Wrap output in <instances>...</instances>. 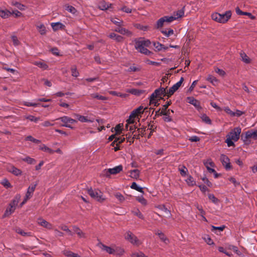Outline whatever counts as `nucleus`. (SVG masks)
<instances>
[{
  "instance_id": "46",
  "label": "nucleus",
  "mask_w": 257,
  "mask_h": 257,
  "mask_svg": "<svg viewBox=\"0 0 257 257\" xmlns=\"http://www.w3.org/2000/svg\"><path fill=\"white\" fill-rule=\"evenodd\" d=\"M109 93L111 95H116L120 97H126L127 96V94H126L121 93L114 91H110L109 92Z\"/></svg>"
},
{
  "instance_id": "28",
  "label": "nucleus",
  "mask_w": 257,
  "mask_h": 257,
  "mask_svg": "<svg viewBox=\"0 0 257 257\" xmlns=\"http://www.w3.org/2000/svg\"><path fill=\"white\" fill-rule=\"evenodd\" d=\"M115 31L122 35H130L131 34V33L129 31L121 27L116 28Z\"/></svg>"
},
{
  "instance_id": "15",
  "label": "nucleus",
  "mask_w": 257,
  "mask_h": 257,
  "mask_svg": "<svg viewBox=\"0 0 257 257\" xmlns=\"http://www.w3.org/2000/svg\"><path fill=\"white\" fill-rule=\"evenodd\" d=\"M124 140L125 139L124 137H118V138H116L115 140H114V141L111 144V146L114 147V151L116 152L120 149L118 145L119 144L122 143Z\"/></svg>"
},
{
  "instance_id": "33",
  "label": "nucleus",
  "mask_w": 257,
  "mask_h": 257,
  "mask_svg": "<svg viewBox=\"0 0 257 257\" xmlns=\"http://www.w3.org/2000/svg\"><path fill=\"white\" fill-rule=\"evenodd\" d=\"M154 46L156 50L157 51H160L163 49L166 50L167 49V47H165L164 45L159 42L154 43Z\"/></svg>"
},
{
  "instance_id": "8",
  "label": "nucleus",
  "mask_w": 257,
  "mask_h": 257,
  "mask_svg": "<svg viewBox=\"0 0 257 257\" xmlns=\"http://www.w3.org/2000/svg\"><path fill=\"white\" fill-rule=\"evenodd\" d=\"M56 120H60L63 123L62 124V126L71 128H72L71 124L77 122V120L73 119L67 116H64L61 117L59 118L56 119Z\"/></svg>"
},
{
  "instance_id": "53",
  "label": "nucleus",
  "mask_w": 257,
  "mask_h": 257,
  "mask_svg": "<svg viewBox=\"0 0 257 257\" xmlns=\"http://www.w3.org/2000/svg\"><path fill=\"white\" fill-rule=\"evenodd\" d=\"M157 98V97H153L152 95H151L150 96V104H153L154 106H157L159 103Z\"/></svg>"
},
{
  "instance_id": "16",
  "label": "nucleus",
  "mask_w": 257,
  "mask_h": 257,
  "mask_svg": "<svg viewBox=\"0 0 257 257\" xmlns=\"http://www.w3.org/2000/svg\"><path fill=\"white\" fill-rule=\"evenodd\" d=\"M37 185V183H33L31 184L29 187L28 188L27 191L25 196H27V198H31L33 194V193L36 189V187Z\"/></svg>"
},
{
  "instance_id": "29",
  "label": "nucleus",
  "mask_w": 257,
  "mask_h": 257,
  "mask_svg": "<svg viewBox=\"0 0 257 257\" xmlns=\"http://www.w3.org/2000/svg\"><path fill=\"white\" fill-rule=\"evenodd\" d=\"M185 181L187 183V184L190 186H194L196 184V181L193 179V178L190 175H188L187 176V178L185 180Z\"/></svg>"
},
{
  "instance_id": "52",
  "label": "nucleus",
  "mask_w": 257,
  "mask_h": 257,
  "mask_svg": "<svg viewBox=\"0 0 257 257\" xmlns=\"http://www.w3.org/2000/svg\"><path fill=\"white\" fill-rule=\"evenodd\" d=\"M160 239L164 242L165 243H168L169 242L168 239L166 237V236L162 232H159L158 233Z\"/></svg>"
},
{
  "instance_id": "34",
  "label": "nucleus",
  "mask_w": 257,
  "mask_h": 257,
  "mask_svg": "<svg viewBox=\"0 0 257 257\" xmlns=\"http://www.w3.org/2000/svg\"><path fill=\"white\" fill-rule=\"evenodd\" d=\"M130 177L134 179H138L140 176V171L137 170H133L130 171Z\"/></svg>"
},
{
  "instance_id": "35",
  "label": "nucleus",
  "mask_w": 257,
  "mask_h": 257,
  "mask_svg": "<svg viewBox=\"0 0 257 257\" xmlns=\"http://www.w3.org/2000/svg\"><path fill=\"white\" fill-rule=\"evenodd\" d=\"M240 57L241 60L244 63H249L250 62V59L244 52L240 53Z\"/></svg>"
},
{
  "instance_id": "24",
  "label": "nucleus",
  "mask_w": 257,
  "mask_h": 257,
  "mask_svg": "<svg viewBox=\"0 0 257 257\" xmlns=\"http://www.w3.org/2000/svg\"><path fill=\"white\" fill-rule=\"evenodd\" d=\"M184 15V9H182L180 10H178L173 13L172 16L176 18V20H178L179 18H182Z\"/></svg>"
},
{
  "instance_id": "39",
  "label": "nucleus",
  "mask_w": 257,
  "mask_h": 257,
  "mask_svg": "<svg viewBox=\"0 0 257 257\" xmlns=\"http://www.w3.org/2000/svg\"><path fill=\"white\" fill-rule=\"evenodd\" d=\"M136 200L143 205L146 206L148 204L147 200L145 199L143 196H137Z\"/></svg>"
},
{
  "instance_id": "7",
  "label": "nucleus",
  "mask_w": 257,
  "mask_h": 257,
  "mask_svg": "<svg viewBox=\"0 0 257 257\" xmlns=\"http://www.w3.org/2000/svg\"><path fill=\"white\" fill-rule=\"evenodd\" d=\"M242 139L245 142H247L250 139L257 140V130H249L242 135Z\"/></svg>"
},
{
  "instance_id": "59",
  "label": "nucleus",
  "mask_w": 257,
  "mask_h": 257,
  "mask_svg": "<svg viewBox=\"0 0 257 257\" xmlns=\"http://www.w3.org/2000/svg\"><path fill=\"white\" fill-rule=\"evenodd\" d=\"M66 10L72 14H75L77 12L76 9L71 6H67Z\"/></svg>"
},
{
  "instance_id": "51",
  "label": "nucleus",
  "mask_w": 257,
  "mask_h": 257,
  "mask_svg": "<svg viewBox=\"0 0 257 257\" xmlns=\"http://www.w3.org/2000/svg\"><path fill=\"white\" fill-rule=\"evenodd\" d=\"M222 110H223L227 114L230 116L233 117L234 111H232L228 106L223 107L222 108Z\"/></svg>"
},
{
  "instance_id": "56",
  "label": "nucleus",
  "mask_w": 257,
  "mask_h": 257,
  "mask_svg": "<svg viewBox=\"0 0 257 257\" xmlns=\"http://www.w3.org/2000/svg\"><path fill=\"white\" fill-rule=\"evenodd\" d=\"M111 21L115 25L120 26L122 24V21L117 19V18H112L111 19Z\"/></svg>"
},
{
  "instance_id": "38",
  "label": "nucleus",
  "mask_w": 257,
  "mask_h": 257,
  "mask_svg": "<svg viewBox=\"0 0 257 257\" xmlns=\"http://www.w3.org/2000/svg\"><path fill=\"white\" fill-rule=\"evenodd\" d=\"M203 239L208 245L214 244L213 241L208 235H204Z\"/></svg>"
},
{
  "instance_id": "1",
  "label": "nucleus",
  "mask_w": 257,
  "mask_h": 257,
  "mask_svg": "<svg viewBox=\"0 0 257 257\" xmlns=\"http://www.w3.org/2000/svg\"><path fill=\"white\" fill-rule=\"evenodd\" d=\"M151 44V41L148 39L140 38L136 40L135 47L140 53L146 55H150L152 52L147 49Z\"/></svg>"
},
{
  "instance_id": "47",
  "label": "nucleus",
  "mask_w": 257,
  "mask_h": 257,
  "mask_svg": "<svg viewBox=\"0 0 257 257\" xmlns=\"http://www.w3.org/2000/svg\"><path fill=\"white\" fill-rule=\"evenodd\" d=\"M22 160L29 164H33L36 162V160L30 157H26L24 158H23Z\"/></svg>"
},
{
  "instance_id": "10",
  "label": "nucleus",
  "mask_w": 257,
  "mask_h": 257,
  "mask_svg": "<svg viewBox=\"0 0 257 257\" xmlns=\"http://www.w3.org/2000/svg\"><path fill=\"white\" fill-rule=\"evenodd\" d=\"M124 238L125 239L129 241L134 245H139L141 244V241L131 231H127L125 235Z\"/></svg>"
},
{
  "instance_id": "45",
  "label": "nucleus",
  "mask_w": 257,
  "mask_h": 257,
  "mask_svg": "<svg viewBox=\"0 0 257 257\" xmlns=\"http://www.w3.org/2000/svg\"><path fill=\"white\" fill-rule=\"evenodd\" d=\"M71 74L73 77H77L79 76V73L75 66H73L71 68Z\"/></svg>"
},
{
  "instance_id": "22",
  "label": "nucleus",
  "mask_w": 257,
  "mask_h": 257,
  "mask_svg": "<svg viewBox=\"0 0 257 257\" xmlns=\"http://www.w3.org/2000/svg\"><path fill=\"white\" fill-rule=\"evenodd\" d=\"M33 64L43 70L47 69L48 68V65L43 61H35L33 62Z\"/></svg>"
},
{
  "instance_id": "58",
  "label": "nucleus",
  "mask_w": 257,
  "mask_h": 257,
  "mask_svg": "<svg viewBox=\"0 0 257 257\" xmlns=\"http://www.w3.org/2000/svg\"><path fill=\"white\" fill-rule=\"evenodd\" d=\"M133 213L134 215L137 216L139 218L141 219H144V216L142 214V213L140 212V211L139 209H136L135 210L133 211Z\"/></svg>"
},
{
  "instance_id": "9",
  "label": "nucleus",
  "mask_w": 257,
  "mask_h": 257,
  "mask_svg": "<svg viewBox=\"0 0 257 257\" xmlns=\"http://www.w3.org/2000/svg\"><path fill=\"white\" fill-rule=\"evenodd\" d=\"M184 79L183 77H181L180 80L174 84L171 87L167 90V96L169 97L172 95L181 86Z\"/></svg>"
},
{
  "instance_id": "55",
  "label": "nucleus",
  "mask_w": 257,
  "mask_h": 257,
  "mask_svg": "<svg viewBox=\"0 0 257 257\" xmlns=\"http://www.w3.org/2000/svg\"><path fill=\"white\" fill-rule=\"evenodd\" d=\"M12 5L15 6L17 8H18L20 10H25V6L20 3H19L18 2H13Z\"/></svg>"
},
{
  "instance_id": "62",
  "label": "nucleus",
  "mask_w": 257,
  "mask_h": 257,
  "mask_svg": "<svg viewBox=\"0 0 257 257\" xmlns=\"http://www.w3.org/2000/svg\"><path fill=\"white\" fill-rule=\"evenodd\" d=\"M26 140L27 141H30L33 142H34L35 143H36V144H38V143H39L40 142V140H37V139L34 138L31 136H29L27 137L26 138Z\"/></svg>"
},
{
  "instance_id": "25",
  "label": "nucleus",
  "mask_w": 257,
  "mask_h": 257,
  "mask_svg": "<svg viewBox=\"0 0 257 257\" xmlns=\"http://www.w3.org/2000/svg\"><path fill=\"white\" fill-rule=\"evenodd\" d=\"M11 15L12 13L8 10L0 9V17L2 18H7Z\"/></svg>"
},
{
  "instance_id": "50",
  "label": "nucleus",
  "mask_w": 257,
  "mask_h": 257,
  "mask_svg": "<svg viewBox=\"0 0 257 257\" xmlns=\"http://www.w3.org/2000/svg\"><path fill=\"white\" fill-rule=\"evenodd\" d=\"M166 23L164 17L160 18L157 22V28H161Z\"/></svg>"
},
{
  "instance_id": "17",
  "label": "nucleus",
  "mask_w": 257,
  "mask_h": 257,
  "mask_svg": "<svg viewBox=\"0 0 257 257\" xmlns=\"http://www.w3.org/2000/svg\"><path fill=\"white\" fill-rule=\"evenodd\" d=\"M204 164L209 172H215V170L213 169L215 164L211 159L206 160L204 162Z\"/></svg>"
},
{
  "instance_id": "12",
  "label": "nucleus",
  "mask_w": 257,
  "mask_h": 257,
  "mask_svg": "<svg viewBox=\"0 0 257 257\" xmlns=\"http://www.w3.org/2000/svg\"><path fill=\"white\" fill-rule=\"evenodd\" d=\"M73 116L76 118V120L81 122H93L94 121V119H90L88 116L81 115L79 114L74 113Z\"/></svg>"
},
{
  "instance_id": "23",
  "label": "nucleus",
  "mask_w": 257,
  "mask_h": 257,
  "mask_svg": "<svg viewBox=\"0 0 257 257\" xmlns=\"http://www.w3.org/2000/svg\"><path fill=\"white\" fill-rule=\"evenodd\" d=\"M206 80L209 81L213 85L216 86L219 83V80L214 76L209 75Z\"/></svg>"
},
{
  "instance_id": "26",
  "label": "nucleus",
  "mask_w": 257,
  "mask_h": 257,
  "mask_svg": "<svg viewBox=\"0 0 257 257\" xmlns=\"http://www.w3.org/2000/svg\"><path fill=\"white\" fill-rule=\"evenodd\" d=\"M51 25L54 31H57L59 29H61L64 27V25L60 22L52 23Z\"/></svg>"
},
{
  "instance_id": "27",
  "label": "nucleus",
  "mask_w": 257,
  "mask_h": 257,
  "mask_svg": "<svg viewBox=\"0 0 257 257\" xmlns=\"http://www.w3.org/2000/svg\"><path fill=\"white\" fill-rule=\"evenodd\" d=\"M110 6V4L106 3L104 1L100 2L98 5L99 9L101 10H106Z\"/></svg>"
},
{
  "instance_id": "63",
  "label": "nucleus",
  "mask_w": 257,
  "mask_h": 257,
  "mask_svg": "<svg viewBox=\"0 0 257 257\" xmlns=\"http://www.w3.org/2000/svg\"><path fill=\"white\" fill-rule=\"evenodd\" d=\"M1 183L4 186H5V187H6L7 188L11 187V185L10 183L9 182V181L7 179H4L2 181Z\"/></svg>"
},
{
  "instance_id": "32",
  "label": "nucleus",
  "mask_w": 257,
  "mask_h": 257,
  "mask_svg": "<svg viewBox=\"0 0 257 257\" xmlns=\"http://www.w3.org/2000/svg\"><path fill=\"white\" fill-rule=\"evenodd\" d=\"M109 37L111 39H113L116 40L117 42H121L122 41L123 38L117 35L114 33H112L109 35Z\"/></svg>"
},
{
  "instance_id": "21",
  "label": "nucleus",
  "mask_w": 257,
  "mask_h": 257,
  "mask_svg": "<svg viewBox=\"0 0 257 257\" xmlns=\"http://www.w3.org/2000/svg\"><path fill=\"white\" fill-rule=\"evenodd\" d=\"M147 109V107H144L142 106H140L134 110L133 111L132 113L133 114V115H135L136 117L138 116L139 115L143 113L144 110L145 109Z\"/></svg>"
},
{
  "instance_id": "6",
  "label": "nucleus",
  "mask_w": 257,
  "mask_h": 257,
  "mask_svg": "<svg viewBox=\"0 0 257 257\" xmlns=\"http://www.w3.org/2000/svg\"><path fill=\"white\" fill-rule=\"evenodd\" d=\"M122 170V166L120 165L116 166L113 168H109L105 169L102 171V174L103 176L109 177L110 175H115L119 173Z\"/></svg>"
},
{
  "instance_id": "40",
  "label": "nucleus",
  "mask_w": 257,
  "mask_h": 257,
  "mask_svg": "<svg viewBox=\"0 0 257 257\" xmlns=\"http://www.w3.org/2000/svg\"><path fill=\"white\" fill-rule=\"evenodd\" d=\"M64 254L67 257H80L78 254L73 253L69 250L64 251Z\"/></svg>"
},
{
  "instance_id": "43",
  "label": "nucleus",
  "mask_w": 257,
  "mask_h": 257,
  "mask_svg": "<svg viewBox=\"0 0 257 257\" xmlns=\"http://www.w3.org/2000/svg\"><path fill=\"white\" fill-rule=\"evenodd\" d=\"M122 126V124H118L114 128V131H112V132H114L115 134L116 135L120 134L121 132Z\"/></svg>"
},
{
  "instance_id": "54",
  "label": "nucleus",
  "mask_w": 257,
  "mask_h": 257,
  "mask_svg": "<svg viewBox=\"0 0 257 257\" xmlns=\"http://www.w3.org/2000/svg\"><path fill=\"white\" fill-rule=\"evenodd\" d=\"M132 257H147L145 254L141 251H136L132 253Z\"/></svg>"
},
{
  "instance_id": "60",
  "label": "nucleus",
  "mask_w": 257,
  "mask_h": 257,
  "mask_svg": "<svg viewBox=\"0 0 257 257\" xmlns=\"http://www.w3.org/2000/svg\"><path fill=\"white\" fill-rule=\"evenodd\" d=\"M215 71L216 73H217L218 75H219L221 76H224L226 74L225 72L223 70L219 69L218 68H215Z\"/></svg>"
},
{
  "instance_id": "3",
  "label": "nucleus",
  "mask_w": 257,
  "mask_h": 257,
  "mask_svg": "<svg viewBox=\"0 0 257 257\" xmlns=\"http://www.w3.org/2000/svg\"><path fill=\"white\" fill-rule=\"evenodd\" d=\"M231 15L232 13L230 11H227L223 14L214 13L211 15V18L213 21L217 23L224 24L226 23L230 19Z\"/></svg>"
},
{
  "instance_id": "2",
  "label": "nucleus",
  "mask_w": 257,
  "mask_h": 257,
  "mask_svg": "<svg viewBox=\"0 0 257 257\" xmlns=\"http://www.w3.org/2000/svg\"><path fill=\"white\" fill-rule=\"evenodd\" d=\"M241 132V128L240 127H235L227 136L225 142L228 147L234 146L233 142H236L239 138Z\"/></svg>"
},
{
  "instance_id": "11",
  "label": "nucleus",
  "mask_w": 257,
  "mask_h": 257,
  "mask_svg": "<svg viewBox=\"0 0 257 257\" xmlns=\"http://www.w3.org/2000/svg\"><path fill=\"white\" fill-rule=\"evenodd\" d=\"M6 169L9 172L17 176H20L22 174V171L21 170L18 169L11 164H8L7 165Z\"/></svg>"
},
{
  "instance_id": "48",
  "label": "nucleus",
  "mask_w": 257,
  "mask_h": 257,
  "mask_svg": "<svg viewBox=\"0 0 257 257\" xmlns=\"http://www.w3.org/2000/svg\"><path fill=\"white\" fill-rule=\"evenodd\" d=\"M208 198L214 204H217L219 203V200L215 197L213 194H208Z\"/></svg>"
},
{
  "instance_id": "18",
  "label": "nucleus",
  "mask_w": 257,
  "mask_h": 257,
  "mask_svg": "<svg viewBox=\"0 0 257 257\" xmlns=\"http://www.w3.org/2000/svg\"><path fill=\"white\" fill-rule=\"evenodd\" d=\"M38 224L45 227L47 229H51L52 228V225L49 222L42 218H38L37 220Z\"/></svg>"
},
{
  "instance_id": "64",
  "label": "nucleus",
  "mask_w": 257,
  "mask_h": 257,
  "mask_svg": "<svg viewBox=\"0 0 257 257\" xmlns=\"http://www.w3.org/2000/svg\"><path fill=\"white\" fill-rule=\"evenodd\" d=\"M162 33L167 37H169L174 34V31L172 29H169L168 31H163Z\"/></svg>"
},
{
  "instance_id": "57",
  "label": "nucleus",
  "mask_w": 257,
  "mask_h": 257,
  "mask_svg": "<svg viewBox=\"0 0 257 257\" xmlns=\"http://www.w3.org/2000/svg\"><path fill=\"white\" fill-rule=\"evenodd\" d=\"M23 104L27 106H37L39 105V104L38 103L28 101H24L23 102Z\"/></svg>"
},
{
  "instance_id": "14",
  "label": "nucleus",
  "mask_w": 257,
  "mask_h": 257,
  "mask_svg": "<svg viewBox=\"0 0 257 257\" xmlns=\"http://www.w3.org/2000/svg\"><path fill=\"white\" fill-rule=\"evenodd\" d=\"M167 91L166 88L161 87L155 90V91L151 94L153 97H158L161 95L167 96Z\"/></svg>"
},
{
  "instance_id": "4",
  "label": "nucleus",
  "mask_w": 257,
  "mask_h": 257,
  "mask_svg": "<svg viewBox=\"0 0 257 257\" xmlns=\"http://www.w3.org/2000/svg\"><path fill=\"white\" fill-rule=\"evenodd\" d=\"M87 192L92 198L98 202H102L106 199L103 193L98 189H92L90 188L88 190Z\"/></svg>"
},
{
  "instance_id": "20",
  "label": "nucleus",
  "mask_w": 257,
  "mask_h": 257,
  "mask_svg": "<svg viewBox=\"0 0 257 257\" xmlns=\"http://www.w3.org/2000/svg\"><path fill=\"white\" fill-rule=\"evenodd\" d=\"M100 247L102 250L105 251L109 254H114V245L107 246L103 244L100 245Z\"/></svg>"
},
{
  "instance_id": "30",
  "label": "nucleus",
  "mask_w": 257,
  "mask_h": 257,
  "mask_svg": "<svg viewBox=\"0 0 257 257\" xmlns=\"http://www.w3.org/2000/svg\"><path fill=\"white\" fill-rule=\"evenodd\" d=\"M37 28L41 35H45L46 33V29L45 26L42 24H39L37 25Z\"/></svg>"
},
{
  "instance_id": "31",
  "label": "nucleus",
  "mask_w": 257,
  "mask_h": 257,
  "mask_svg": "<svg viewBox=\"0 0 257 257\" xmlns=\"http://www.w3.org/2000/svg\"><path fill=\"white\" fill-rule=\"evenodd\" d=\"M127 92L134 94L135 95H140L141 94L143 91L137 89H128L126 90Z\"/></svg>"
},
{
  "instance_id": "49",
  "label": "nucleus",
  "mask_w": 257,
  "mask_h": 257,
  "mask_svg": "<svg viewBox=\"0 0 257 257\" xmlns=\"http://www.w3.org/2000/svg\"><path fill=\"white\" fill-rule=\"evenodd\" d=\"M164 17L166 21V23L167 24H170L173 22L174 21L176 20V18L175 17H173L172 15L170 16H165Z\"/></svg>"
},
{
  "instance_id": "5",
  "label": "nucleus",
  "mask_w": 257,
  "mask_h": 257,
  "mask_svg": "<svg viewBox=\"0 0 257 257\" xmlns=\"http://www.w3.org/2000/svg\"><path fill=\"white\" fill-rule=\"evenodd\" d=\"M20 198L21 196L20 195H17L15 197L12 201L9 204L5 212L4 215L5 216H9L15 211Z\"/></svg>"
},
{
  "instance_id": "42",
  "label": "nucleus",
  "mask_w": 257,
  "mask_h": 257,
  "mask_svg": "<svg viewBox=\"0 0 257 257\" xmlns=\"http://www.w3.org/2000/svg\"><path fill=\"white\" fill-rule=\"evenodd\" d=\"M25 119H29L31 121H34L35 122H37L38 121L40 120V118L38 117H35L32 115H26L24 116Z\"/></svg>"
},
{
  "instance_id": "37",
  "label": "nucleus",
  "mask_w": 257,
  "mask_h": 257,
  "mask_svg": "<svg viewBox=\"0 0 257 257\" xmlns=\"http://www.w3.org/2000/svg\"><path fill=\"white\" fill-rule=\"evenodd\" d=\"M131 188L133 189L136 190L140 192L144 193L143 190V188L138 185V184L136 182H133L131 186Z\"/></svg>"
},
{
  "instance_id": "44",
  "label": "nucleus",
  "mask_w": 257,
  "mask_h": 257,
  "mask_svg": "<svg viewBox=\"0 0 257 257\" xmlns=\"http://www.w3.org/2000/svg\"><path fill=\"white\" fill-rule=\"evenodd\" d=\"M115 198L120 202H123L125 200L124 197L119 192H116L114 194Z\"/></svg>"
},
{
  "instance_id": "19",
  "label": "nucleus",
  "mask_w": 257,
  "mask_h": 257,
  "mask_svg": "<svg viewBox=\"0 0 257 257\" xmlns=\"http://www.w3.org/2000/svg\"><path fill=\"white\" fill-rule=\"evenodd\" d=\"M187 101L190 104L193 105L197 109L201 108L200 102L193 97H188Z\"/></svg>"
},
{
  "instance_id": "41",
  "label": "nucleus",
  "mask_w": 257,
  "mask_h": 257,
  "mask_svg": "<svg viewBox=\"0 0 257 257\" xmlns=\"http://www.w3.org/2000/svg\"><path fill=\"white\" fill-rule=\"evenodd\" d=\"M123 252H124V250L122 248H121L120 247L116 246L114 245V254L121 255L123 253Z\"/></svg>"
},
{
  "instance_id": "36",
  "label": "nucleus",
  "mask_w": 257,
  "mask_h": 257,
  "mask_svg": "<svg viewBox=\"0 0 257 257\" xmlns=\"http://www.w3.org/2000/svg\"><path fill=\"white\" fill-rule=\"evenodd\" d=\"M40 150L47 152L49 154H53L54 153V151L51 149L50 148H48L45 145H42L39 147Z\"/></svg>"
},
{
  "instance_id": "13",
  "label": "nucleus",
  "mask_w": 257,
  "mask_h": 257,
  "mask_svg": "<svg viewBox=\"0 0 257 257\" xmlns=\"http://www.w3.org/2000/svg\"><path fill=\"white\" fill-rule=\"evenodd\" d=\"M220 161L226 170H229L231 169V166L230 165V160L226 156L221 155L220 156Z\"/></svg>"
},
{
  "instance_id": "61",
  "label": "nucleus",
  "mask_w": 257,
  "mask_h": 257,
  "mask_svg": "<svg viewBox=\"0 0 257 257\" xmlns=\"http://www.w3.org/2000/svg\"><path fill=\"white\" fill-rule=\"evenodd\" d=\"M179 171L182 176L186 175L187 172H188L187 169L185 166H182L181 168H180Z\"/></svg>"
}]
</instances>
